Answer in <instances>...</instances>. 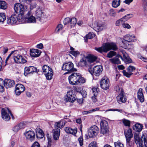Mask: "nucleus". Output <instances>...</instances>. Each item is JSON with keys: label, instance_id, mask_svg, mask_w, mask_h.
I'll use <instances>...</instances> for the list:
<instances>
[{"label": "nucleus", "instance_id": "1", "mask_svg": "<svg viewBox=\"0 0 147 147\" xmlns=\"http://www.w3.org/2000/svg\"><path fill=\"white\" fill-rule=\"evenodd\" d=\"M27 6L20 3H16L14 5V10L16 14L11 16L7 20V23L10 25L16 24L17 21L19 22L24 23V14L28 11Z\"/></svg>", "mask_w": 147, "mask_h": 147}, {"label": "nucleus", "instance_id": "2", "mask_svg": "<svg viewBox=\"0 0 147 147\" xmlns=\"http://www.w3.org/2000/svg\"><path fill=\"white\" fill-rule=\"evenodd\" d=\"M117 49V47L116 45L113 42L105 43L100 47L94 48L96 50L100 53L102 52L107 53L111 50H116Z\"/></svg>", "mask_w": 147, "mask_h": 147}, {"label": "nucleus", "instance_id": "3", "mask_svg": "<svg viewBox=\"0 0 147 147\" xmlns=\"http://www.w3.org/2000/svg\"><path fill=\"white\" fill-rule=\"evenodd\" d=\"M134 138L137 147H147V136L143 135L141 138L139 133H135Z\"/></svg>", "mask_w": 147, "mask_h": 147}, {"label": "nucleus", "instance_id": "4", "mask_svg": "<svg viewBox=\"0 0 147 147\" xmlns=\"http://www.w3.org/2000/svg\"><path fill=\"white\" fill-rule=\"evenodd\" d=\"M65 122L64 121H60L56 122L54 125L55 129L53 130V136L55 140H58L59 137L60 129L58 128H61L64 125Z\"/></svg>", "mask_w": 147, "mask_h": 147}, {"label": "nucleus", "instance_id": "5", "mask_svg": "<svg viewBox=\"0 0 147 147\" xmlns=\"http://www.w3.org/2000/svg\"><path fill=\"white\" fill-rule=\"evenodd\" d=\"M96 57L94 56H91L89 58L83 56L78 63V65L81 67L85 66L87 65L88 62H89L90 63H92L96 59Z\"/></svg>", "mask_w": 147, "mask_h": 147}, {"label": "nucleus", "instance_id": "6", "mask_svg": "<svg viewBox=\"0 0 147 147\" xmlns=\"http://www.w3.org/2000/svg\"><path fill=\"white\" fill-rule=\"evenodd\" d=\"M43 72L47 80H50L52 78L53 71L52 69L47 65H43L42 68Z\"/></svg>", "mask_w": 147, "mask_h": 147}, {"label": "nucleus", "instance_id": "7", "mask_svg": "<svg viewBox=\"0 0 147 147\" xmlns=\"http://www.w3.org/2000/svg\"><path fill=\"white\" fill-rule=\"evenodd\" d=\"M89 72L92 75L99 76L102 71V67L101 65L95 66L92 69L89 66Z\"/></svg>", "mask_w": 147, "mask_h": 147}, {"label": "nucleus", "instance_id": "8", "mask_svg": "<svg viewBox=\"0 0 147 147\" xmlns=\"http://www.w3.org/2000/svg\"><path fill=\"white\" fill-rule=\"evenodd\" d=\"M99 128L96 125L90 127L88 130V135L89 138H93L96 136L99 132Z\"/></svg>", "mask_w": 147, "mask_h": 147}, {"label": "nucleus", "instance_id": "9", "mask_svg": "<svg viewBox=\"0 0 147 147\" xmlns=\"http://www.w3.org/2000/svg\"><path fill=\"white\" fill-rule=\"evenodd\" d=\"M125 135L126 137L127 144L128 146H132L133 142L131 141V138L132 137L133 135L131 129L124 131Z\"/></svg>", "mask_w": 147, "mask_h": 147}, {"label": "nucleus", "instance_id": "10", "mask_svg": "<svg viewBox=\"0 0 147 147\" xmlns=\"http://www.w3.org/2000/svg\"><path fill=\"white\" fill-rule=\"evenodd\" d=\"M94 29L97 31H99L106 28V24L104 22L99 21L93 24Z\"/></svg>", "mask_w": 147, "mask_h": 147}, {"label": "nucleus", "instance_id": "11", "mask_svg": "<svg viewBox=\"0 0 147 147\" xmlns=\"http://www.w3.org/2000/svg\"><path fill=\"white\" fill-rule=\"evenodd\" d=\"M9 114L11 115L12 119H13L14 117L9 109H7V110H6L4 108L2 109L1 111L2 117L4 120L7 121L10 119V117Z\"/></svg>", "mask_w": 147, "mask_h": 147}, {"label": "nucleus", "instance_id": "12", "mask_svg": "<svg viewBox=\"0 0 147 147\" xmlns=\"http://www.w3.org/2000/svg\"><path fill=\"white\" fill-rule=\"evenodd\" d=\"M76 96L74 94L73 90L67 92L66 96L65 97V100L66 102H73L76 100Z\"/></svg>", "mask_w": 147, "mask_h": 147}, {"label": "nucleus", "instance_id": "13", "mask_svg": "<svg viewBox=\"0 0 147 147\" xmlns=\"http://www.w3.org/2000/svg\"><path fill=\"white\" fill-rule=\"evenodd\" d=\"M27 140L32 142L34 141L35 139V134L33 131L29 130L26 131L24 133Z\"/></svg>", "mask_w": 147, "mask_h": 147}, {"label": "nucleus", "instance_id": "14", "mask_svg": "<svg viewBox=\"0 0 147 147\" xmlns=\"http://www.w3.org/2000/svg\"><path fill=\"white\" fill-rule=\"evenodd\" d=\"M62 69L63 70L68 71L67 72L65 73V74L68 73L69 71H77L76 69L74 68V65L71 62H69L67 63L63 64Z\"/></svg>", "mask_w": 147, "mask_h": 147}, {"label": "nucleus", "instance_id": "15", "mask_svg": "<svg viewBox=\"0 0 147 147\" xmlns=\"http://www.w3.org/2000/svg\"><path fill=\"white\" fill-rule=\"evenodd\" d=\"M24 18H25L24 22L26 21L28 23H34L36 22V20L35 18L32 15L30 11H28L26 15L25 16H24Z\"/></svg>", "mask_w": 147, "mask_h": 147}, {"label": "nucleus", "instance_id": "16", "mask_svg": "<svg viewBox=\"0 0 147 147\" xmlns=\"http://www.w3.org/2000/svg\"><path fill=\"white\" fill-rule=\"evenodd\" d=\"M14 62L18 64H24L27 62L26 60L21 55L18 54L13 57Z\"/></svg>", "mask_w": 147, "mask_h": 147}, {"label": "nucleus", "instance_id": "17", "mask_svg": "<svg viewBox=\"0 0 147 147\" xmlns=\"http://www.w3.org/2000/svg\"><path fill=\"white\" fill-rule=\"evenodd\" d=\"M25 88L22 84H17L16 85L15 92L17 96L20 95V94L24 91Z\"/></svg>", "mask_w": 147, "mask_h": 147}, {"label": "nucleus", "instance_id": "18", "mask_svg": "<svg viewBox=\"0 0 147 147\" xmlns=\"http://www.w3.org/2000/svg\"><path fill=\"white\" fill-rule=\"evenodd\" d=\"M27 126V123L25 122L20 123L12 128V130L14 132H17L20 130L25 128Z\"/></svg>", "mask_w": 147, "mask_h": 147}, {"label": "nucleus", "instance_id": "19", "mask_svg": "<svg viewBox=\"0 0 147 147\" xmlns=\"http://www.w3.org/2000/svg\"><path fill=\"white\" fill-rule=\"evenodd\" d=\"M36 71L37 69L33 66L26 67L24 68V75L25 76H27L30 74Z\"/></svg>", "mask_w": 147, "mask_h": 147}, {"label": "nucleus", "instance_id": "20", "mask_svg": "<svg viewBox=\"0 0 147 147\" xmlns=\"http://www.w3.org/2000/svg\"><path fill=\"white\" fill-rule=\"evenodd\" d=\"M135 68L133 66L131 65L129 66L127 68V71L129 72H127L125 70L123 71V75L128 78H129L133 74L132 72L135 70Z\"/></svg>", "mask_w": 147, "mask_h": 147}, {"label": "nucleus", "instance_id": "21", "mask_svg": "<svg viewBox=\"0 0 147 147\" xmlns=\"http://www.w3.org/2000/svg\"><path fill=\"white\" fill-rule=\"evenodd\" d=\"M79 74L73 73L68 77V79L69 83H77V80Z\"/></svg>", "mask_w": 147, "mask_h": 147}, {"label": "nucleus", "instance_id": "22", "mask_svg": "<svg viewBox=\"0 0 147 147\" xmlns=\"http://www.w3.org/2000/svg\"><path fill=\"white\" fill-rule=\"evenodd\" d=\"M124 92L121 90V93H120L118 96L117 97V102L119 104L121 103L125 102H126V98L124 95Z\"/></svg>", "mask_w": 147, "mask_h": 147}, {"label": "nucleus", "instance_id": "23", "mask_svg": "<svg viewBox=\"0 0 147 147\" xmlns=\"http://www.w3.org/2000/svg\"><path fill=\"white\" fill-rule=\"evenodd\" d=\"M93 92V96L91 97L92 101L94 102H96L97 101V96L98 94V89L95 87H93L92 88Z\"/></svg>", "mask_w": 147, "mask_h": 147}, {"label": "nucleus", "instance_id": "24", "mask_svg": "<svg viewBox=\"0 0 147 147\" xmlns=\"http://www.w3.org/2000/svg\"><path fill=\"white\" fill-rule=\"evenodd\" d=\"M36 136L38 139L43 138L44 136V134L43 131L40 128L37 127L36 129Z\"/></svg>", "mask_w": 147, "mask_h": 147}, {"label": "nucleus", "instance_id": "25", "mask_svg": "<svg viewBox=\"0 0 147 147\" xmlns=\"http://www.w3.org/2000/svg\"><path fill=\"white\" fill-rule=\"evenodd\" d=\"M65 130L68 134H70L75 135L77 133V129L76 128L73 129L69 127H66L65 128Z\"/></svg>", "mask_w": 147, "mask_h": 147}, {"label": "nucleus", "instance_id": "26", "mask_svg": "<svg viewBox=\"0 0 147 147\" xmlns=\"http://www.w3.org/2000/svg\"><path fill=\"white\" fill-rule=\"evenodd\" d=\"M30 52L31 56L32 57H37L40 55V51L37 49H31Z\"/></svg>", "mask_w": 147, "mask_h": 147}, {"label": "nucleus", "instance_id": "27", "mask_svg": "<svg viewBox=\"0 0 147 147\" xmlns=\"http://www.w3.org/2000/svg\"><path fill=\"white\" fill-rule=\"evenodd\" d=\"M119 58H120L121 59H123V58L121 55H118L114 58L111 59L110 60L113 63L116 64H119L121 63V61L119 59Z\"/></svg>", "mask_w": 147, "mask_h": 147}, {"label": "nucleus", "instance_id": "28", "mask_svg": "<svg viewBox=\"0 0 147 147\" xmlns=\"http://www.w3.org/2000/svg\"><path fill=\"white\" fill-rule=\"evenodd\" d=\"M122 46L125 49H129L130 48V42L127 40L124 39H121Z\"/></svg>", "mask_w": 147, "mask_h": 147}, {"label": "nucleus", "instance_id": "29", "mask_svg": "<svg viewBox=\"0 0 147 147\" xmlns=\"http://www.w3.org/2000/svg\"><path fill=\"white\" fill-rule=\"evenodd\" d=\"M137 96L138 99L140 100V102H142L144 101V95L142 93V88H140L137 92Z\"/></svg>", "mask_w": 147, "mask_h": 147}, {"label": "nucleus", "instance_id": "30", "mask_svg": "<svg viewBox=\"0 0 147 147\" xmlns=\"http://www.w3.org/2000/svg\"><path fill=\"white\" fill-rule=\"evenodd\" d=\"M129 15V14L127 15L124 16L123 18L117 20L116 22V26H119L121 24L122 25V23H123V22H125L128 19V18H127L126 17Z\"/></svg>", "mask_w": 147, "mask_h": 147}, {"label": "nucleus", "instance_id": "31", "mask_svg": "<svg viewBox=\"0 0 147 147\" xmlns=\"http://www.w3.org/2000/svg\"><path fill=\"white\" fill-rule=\"evenodd\" d=\"M124 38L130 42L135 41L136 40L135 36L133 35H131L129 34L126 35L124 36Z\"/></svg>", "mask_w": 147, "mask_h": 147}, {"label": "nucleus", "instance_id": "32", "mask_svg": "<svg viewBox=\"0 0 147 147\" xmlns=\"http://www.w3.org/2000/svg\"><path fill=\"white\" fill-rule=\"evenodd\" d=\"M143 126L140 123H136L133 127V129L136 131L140 132L142 129Z\"/></svg>", "mask_w": 147, "mask_h": 147}, {"label": "nucleus", "instance_id": "33", "mask_svg": "<svg viewBox=\"0 0 147 147\" xmlns=\"http://www.w3.org/2000/svg\"><path fill=\"white\" fill-rule=\"evenodd\" d=\"M123 56V60H124L125 62L128 63H131L132 62V60L129 58V57L128 56L127 53H126L124 51L122 52Z\"/></svg>", "mask_w": 147, "mask_h": 147}, {"label": "nucleus", "instance_id": "34", "mask_svg": "<svg viewBox=\"0 0 147 147\" xmlns=\"http://www.w3.org/2000/svg\"><path fill=\"white\" fill-rule=\"evenodd\" d=\"M76 90L77 92H79L80 93H81L83 98H86L87 95V92L86 91L83 90L82 88H76Z\"/></svg>", "mask_w": 147, "mask_h": 147}, {"label": "nucleus", "instance_id": "35", "mask_svg": "<svg viewBox=\"0 0 147 147\" xmlns=\"http://www.w3.org/2000/svg\"><path fill=\"white\" fill-rule=\"evenodd\" d=\"M77 21L76 18H73L71 19H70V21L69 25L71 28L74 27L77 23Z\"/></svg>", "mask_w": 147, "mask_h": 147}, {"label": "nucleus", "instance_id": "36", "mask_svg": "<svg viewBox=\"0 0 147 147\" xmlns=\"http://www.w3.org/2000/svg\"><path fill=\"white\" fill-rule=\"evenodd\" d=\"M120 4V0H113L112 2L113 7L117 8L119 6Z\"/></svg>", "mask_w": 147, "mask_h": 147}, {"label": "nucleus", "instance_id": "37", "mask_svg": "<svg viewBox=\"0 0 147 147\" xmlns=\"http://www.w3.org/2000/svg\"><path fill=\"white\" fill-rule=\"evenodd\" d=\"M7 8V4L4 1H0V8L5 9Z\"/></svg>", "mask_w": 147, "mask_h": 147}, {"label": "nucleus", "instance_id": "38", "mask_svg": "<svg viewBox=\"0 0 147 147\" xmlns=\"http://www.w3.org/2000/svg\"><path fill=\"white\" fill-rule=\"evenodd\" d=\"M94 34L93 33H89L84 38L85 41L86 42H87L88 39H92L94 36Z\"/></svg>", "mask_w": 147, "mask_h": 147}, {"label": "nucleus", "instance_id": "39", "mask_svg": "<svg viewBox=\"0 0 147 147\" xmlns=\"http://www.w3.org/2000/svg\"><path fill=\"white\" fill-rule=\"evenodd\" d=\"M86 82V79L80 75L79 74L77 78V83H85Z\"/></svg>", "mask_w": 147, "mask_h": 147}, {"label": "nucleus", "instance_id": "40", "mask_svg": "<svg viewBox=\"0 0 147 147\" xmlns=\"http://www.w3.org/2000/svg\"><path fill=\"white\" fill-rule=\"evenodd\" d=\"M15 81L13 80L7 78L3 80V79L0 78V83H14Z\"/></svg>", "mask_w": 147, "mask_h": 147}, {"label": "nucleus", "instance_id": "41", "mask_svg": "<svg viewBox=\"0 0 147 147\" xmlns=\"http://www.w3.org/2000/svg\"><path fill=\"white\" fill-rule=\"evenodd\" d=\"M101 88L104 90H107L109 88V83H100Z\"/></svg>", "mask_w": 147, "mask_h": 147}, {"label": "nucleus", "instance_id": "42", "mask_svg": "<svg viewBox=\"0 0 147 147\" xmlns=\"http://www.w3.org/2000/svg\"><path fill=\"white\" fill-rule=\"evenodd\" d=\"M101 127H108V123L107 121L105 120H102L100 123Z\"/></svg>", "mask_w": 147, "mask_h": 147}, {"label": "nucleus", "instance_id": "43", "mask_svg": "<svg viewBox=\"0 0 147 147\" xmlns=\"http://www.w3.org/2000/svg\"><path fill=\"white\" fill-rule=\"evenodd\" d=\"M43 14V12L40 9H38L36 11V15L38 18H40Z\"/></svg>", "mask_w": 147, "mask_h": 147}, {"label": "nucleus", "instance_id": "44", "mask_svg": "<svg viewBox=\"0 0 147 147\" xmlns=\"http://www.w3.org/2000/svg\"><path fill=\"white\" fill-rule=\"evenodd\" d=\"M122 122L125 126L128 127L130 126V122L129 121L124 119L122 120Z\"/></svg>", "mask_w": 147, "mask_h": 147}, {"label": "nucleus", "instance_id": "45", "mask_svg": "<svg viewBox=\"0 0 147 147\" xmlns=\"http://www.w3.org/2000/svg\"><path fill=\"white\" fill-rule=\"evenodd\" d=\"M6 19L4 13H0V22H3Z\"/></svg>", "mask_w": 147, "mask_h": 147}, {"label": "nucleus", "instance_id": "46", "mask_svg": "<svg viewBox=\"0 0 147 147\" xmlns=\"http://www.w3.org/2000/svg\"><path fill=\"white\" fill-rule=\"evenodd\" d=\"M110 82L109 79L107 76L103 77L101 80L100 83H109Z\"/></svg>", "mask_w": 147, "mask_h": 147}, {"label": "nucleus", "instance_id": "47", "mask_svg": "<svg viewBox=\"0 0 147 147\" xmlns=\"http://www.w3.org/2000/svg\"><path fill=\"white\" fill-rule=\"evenodd\" d=\"M116 52L113 51H111L107 54V57L109 58H111L113 57L116 55Z\"/></svg>", "mask_w": 147, "mask_h": 147}, {"label": "nucleus", "instance_id": "48", "mask_svg": "<svg viewBox=\"0 0 147 147\" xmlns=\"http://www.w3.org/2000/svg\"><path fill=\"white\" fill-rule=\"evenodd\" d=\"M69 53L75 57H77L80 54V52L78 51H71L69 52Z\"/></svg>", "mask_w": 147, "mask_h": 147}, {"label": "nucleus", "instance_id": "49", "mask_svg": "<svg viewBox=\"0 0 147 147\" xmlns=\"http://www.w3.org/2000/svg\"><path fill=\"white\" fill-rule=\"evenodd\" d=\"M108 127H101V133L103 134H105L108 132Z\"/></svg>", "mask_w": 147, "mask_h": 147}, {"label": "nucleus", "instance_id": "50", "mask_svg": "<svg viewBox=\"0 0 147 147\" xmlns=\"http://www.w3.org/2000/svg\"><path fill=\"white\" fill-rule=\"evenodd\" d=\"M115 90L116 92L119 93V94L121 93V90L122 91H123V89L119 86H116L115 88Z\"/></svg>", "mask_w": 147, "mask_h": 147}, {"label": "nucleus", "instance_id": "51", "mask_svg": "<svg viewBox=\"0 0 147 147\" xmlns=\"http://www.w3.org/2000/svg\"><path fill=\"white\" fill-rule=\"evenodd\" d=\"M63 28V25L60 24L58 25L55 29V31L56 32H58L61 30H62Z\"/></svg>", "mask_w": 147, "mask_h": 147}, {"label": "nucleus", "instance_id": "52", "mask_svg": "<svg viewBox=\"0 0 147 147\" xmlns=\"http://www.w3.org/2000/svg\"><path fill=\"white\" fill-rule=\"evenodd\" d=\"M14 85V83H3L4 86L7 88L13 87Z\"/></svg>", "mask_w": 147, "mask_h": 147}, {"label": "nucleus", "instance_id": "53", "mask_svg": "<svg viewBox=\"0 0 147 147\" xmlns=\"http://www.w3.org/2000/svg\"><path fill=\"white\" fill-rule=\"evenodd\" d=\"M122 26L124 28L128 29H130L131 27L130 26L129 24L127 23H125V22H123V23H122Z\"/></svg>", "mask_w": 147, "mask_h": 147}, {"label": "nucleus", "instance_id": "54", "mask_svg": "<svg viewBox=\"0 0 147 147\" xmlns=\"http://www.w3.org/2000/svg\"><path fill=\"white\" fill-rule=\"evenodd\" d=\"M143 6L145 11L147 10V0H144Z\"/></svg>", "mask_w": 147, "mask_h": 147}, {"label": "nucleus", "instance_id": "55", "mask_svg": "<svg viewBox=\"0 0 147 147\" xmlns=\"http://www.w3.org/2000/svg\"><path fill=\"white\" fill-rule=\"evenodd\" d=\"M70 21V18H66L64 20L63 23L64 24L66 25L69 23Z\"/></svg>", "mask_w": 147, "mask_h": 147}, {"label": "nucleus", "instance_id": "56", "mask_svg": "<svg viewBox=\"0 0 147 147\" xmlns=\"http://www.w3.org/2000/svg\"><path fill=\"white\" fill-rule=\"evenodd\" d=\"M78 141L80 143V145L82 146L83 144V139L82 136H80L78 138Z\"/></svg>", "mask_w": 147, "mask_h": 147}, {"label": "nucleus", "instance_id": "57", "mask_svg": "<svg viewBox=\"0 0 147 147\" xmlns=\"http://www.w3.org/2000/svg\"><path fill=\"white\" fill-rule=\"evenodd\" d=\"M115 147H123V144L118 142L114 143Z\"/></svg>", "mask_w": 147, "mask_h": 147}, {"label": "nucleus", "instance_id": "58", "mask_svg": "<svg viewBox=\"0 0 147 147\" xmlns=\"http://www.w3.org/2000/svg\"><path fill=\"white\" fill-rule=\"evenodd\" d=\"M88 147H97L96 143L94 141L92 142L89 144Z\"/></svg>", "mask_w": 147, "mask_h": 147}, {"label": "nucleus", "instance_id": "59", "mask_svg": "<svg viewBox=\"0 0 147 147\" xmlns=\"http://www.w3.org/2000/svg\"><path fill=\"white\" fill-rule=\"evenodd\" d=\"M47 136L48 139V144L49 145H50L51 143V136H50L48 134H47Z\"/></svg>", "mask_w": 147, "mask_h": 147}, {"label": "nucleus", "instance_id": "60", "mask_svg": "<svg viewBox=\"0 0 147 147\" xmlns=\"http://www.w3.org/2000/svg\"><path fill=\"white\" fill-rule=\"evenodd\" d=\"M139 58L145 62H147V57L142 56H139Z\"/></svg>", "mask_w": 147, "mask_h": 147}, {"label": "nucleus", "instance_id": "61", "mask_svg": "<svg viewBox=\"0 0 147 147\" xmlns=\"http://www.w3.org/2000/svg\"><path fill=\"white\" fill-rule=\"evenodd\" d=\"M33 0H19L20 2L21 3H25L26 2H27L29 3H30Z\"/></svg>", "mask_w": 147, "mask_h": 147}, {"label": "nucleus", "instance_id": "62", "mask_svg": "<svg viewBox=\"0 0 147 147\" xmlns=\"http://www.w3.org/2000/svg\"><path fill=\"white\" fill-rule=\"evenodd\" d=\"M31 147H40V146L38 142H35L33 144Z\"/></svg>", "mask_w": 147, "mask_h": 147}, {"label": "nucleus", "instance_id": "63", "mask_svg": "<svg viewBox=\"0 0 147 147\" xmlns=\"http://www.w3.org/2000/svg\"><path fill=\"white\" fill-rule=\"evenodd\" d=\"M110 14L112 16H114L115 14V12L113 9H111L110 10Z\"/></svg>", "mask_w": 147, "mask_h": 147}, {"label": "nucleus", "instance_id": "64", "mask_svg": "<svg viewBox=\"0 0 147 147\" xmlns=\"http://www.w3.org/2000/svg\"><path fill=\"white\" fill-rule=\"evenodd\" d=\"M3 83H0V92H3L4 91V86Z\"/></svg>", "mask_w": 147, "mask_h": 147}]
</instances>
